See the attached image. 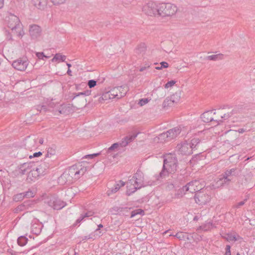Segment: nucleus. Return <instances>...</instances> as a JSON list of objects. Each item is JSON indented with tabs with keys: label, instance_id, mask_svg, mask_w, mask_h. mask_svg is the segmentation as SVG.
<instances>
[{
	"label": "nucleus",
	"instance_id": "nucleus-1",
	"mask_svg": "<svg viewBox=\"0 0 255 255\" xmlns=\"http://www.w3.org/2000/svg\"><path fill=\"white\" fill-rule=\"evenodd\" d=\"M144 186L143 173L138 170L131 178L128 179L127 182V194L129 196L137 189Z\"/></svg>",
	"mask_w": 255,
	"mask_h": 255
},
{
	"label": "nucleus",
	"instance_id": "nucleus-38",
	"mask_svg": "<svg viewBox=\"0 0 255 255\" xmlns=\"http://www.w3.org/2000/svg\"><path fill=\"white\" fill-rule=\"evenodd\" d=\"M118 87H121L122 88L121 89H118L119 94H120V95H119V97L122 98L124 97L127 92V88L124 86H119Z\"/></svg>",
	"mask_w": 255,
	"mask_h": 255
},
{
	"label": "nucleus",
	"instance_id": "nucleus-4",
	"mask_svg": "<svg viewBox=\"0 0 255 255\" xmlns=\"http://www.w3.org/2000/svg\"><path fill=\"white\" fill-rule=\"evenodd\" d=\"M34 163L33 162L24 163L20 168L19 172L22 174H25L27 172H32V174L36 176H39L44 173V171L42 169V165H40L39 167H34Z\"/></svg>",
	"mask_w": 255,
	"mask_h": 255
},
{
	"label": "nucleus",
	"instance_id": "nucleus-40",
	"mask_svg": "<svg viewBox=\"0 0 255 255\" xmlns=\"http://www.w3.org/2000/svg\"><path fill=\"white\" fill-rule=\"evenodd\" d=\"M101 236V234L97 235L96 236L95 234H90L89 235H88L87 236H84L83 238V239H82V241H85V240H87L91 239H96L97 238H99Z\"/></svg>",
	"mask_w": 255,
	"mask_h": 255
},
{
	"label": "nucleus",
	"instance_id": "nucleus-22",
	"mask_svg": "<svg viewBox=\"0 0 255 255\" xmlns=\"http://www.w3.org/2000/svg\"><path fill=\"white\" fill-rule=\"evenodd\" d=\"M212 114V111H206L201 115V119L204 123H209L214 120Z\"/></svg>",
	"mask_w": 255,
	"mask_h": 255
},
{
	"label": "nucleus",
	"instance_id": "nucleus-35",
	"mask_svg": "<svg viewBox=\"0 0 255 255\" xmlns=\"http://www.w3.org/2000/svg\"><path fill=\"white\" fill-rule=\"evenodd\" d=\"M144 214V212L143 210L141 209H137L134 210H133L131 212L130 218H133L135 217L137 215H143Z\"/></svg>",
	"mask_w": 255,
	"mask_h": 255
},
{
	"label": "nucleus",
	"instance_id": "nucleus-26",
	"mask_svg": "<svg viewBox=\"0 0 255 255\" xmlns=\"http://www.w3.org/2000/svg\"><path fill=\"white\" fill-rule=\"evenodd\" d=\"M230 182V181H227L225 179V176L222 174L220 176L216 183L218 186H223L229 185Z\"/></svg>",
	"mask_w": 255,
	"mask_h": 255
},
{
	"label": "nucleus",
	"instance_id": "nucleus-18",
	"mask_svg": "<svg viewBox=\"0 0 255 255\" xmlns=\"http://www.w3.org/2000/svg\"><path fill=\"white\" fill-rule=\"evenodd\" d=\"M122 89L121 87H114L106 93L105 97L108 96L109 99H120L121 97L119 96L120 94H119L118 89Z\"/></svg>",
	"mask_w": 255,
	"mask_h": 255
},
{
	"label": "nucleus",
	"instance_id": "nucleus-51",
	"mask_svg": "<svg viewBox=\"0 0 255 255\" xmlns=\"http://www.w3.org/2000/svg\"><path fill=\"white\" fill-rule=\"evenodd\" d=\"M166 188L167 190H171L174 188V185L172 183L167 182L166 183Z\"/></svg>",
	"mask_w": 255,
	"mask_h": 255
},
{
	"label": "nucleus",
	"instance_id": "nucleus-7",
	"mask_svg": "<svg viewBox=\"0 0 255 255\" xmlns=\"http://www.w3.org/2000/svg\"><path fill=\"white\" fill-rule=\"evenodd\" d=\"M176 150L179 154L182 155H190L193 153L189 143L186 141L178 144Z\"/></svg>",
	"mask_w": 255,
	"mask_h": 255
},
{
	"label": "nucleus",
	"instance_id": "nucleus-47",
	"mask_svg": "<svg viewBox=\"0 0 255 255\" xmlns=\"http://www.w3.org/2000/svg\"><path fill=\"white\" fill-rule=\"evenodd\" d=\"M235 113L234 110H233L230 113H228L227 114H225L223 116H221V118L222 119H224V120H226L228 119L229 117H230L232 115H233Z\"/></svg>",
	"mask_w": 255,
	"mask_h": 255
},
{
	"label": "nucleus",
	"instance_id": "nucleus-36",
	"mask_svg": "<svg viewBox=\"0 0 255 255\" xmlns=\"http://www.w3.org/2000/svg\"><path fill=\"white\" fill-rule=\"evenodd\" d=\"M90 94H91V92L89 91H84L82 92H79L78 93H74L73 94L74 97H73V99H74L76 98V97L80 96H83L84 97L88 96L90 95Z\"/></svg>",
	"mask_w": 255,
	"mask_h": 255
},
{
	"label": "nucleus",
	"instance_id": "nucleus-59",
	"mask_svg": "<svg viewBox=\"0 0 255 255\" xmlns=\"http://www.w3.org/2000/svg\"><path fill=\"white\" fill-rule=\"evenodd\" d=\"M247 200V199H246L244 201H241L237 204L236 205V207L238 208H240L241 206L244 205L245 203V202Z\"/></svg>",
	"mask_w": 255,
	"mask_h": 255
},
{
	"label": "nucleus",
	"instance_id": "nucleus-53",
	"mask_svg": "<svg viewBox=\"0 0 255 255\" xmlns=\"http://www.w3.org/2000/svg\"><path fill=\"white\" fill-rule=\"evenodd\" d=\"M148 102V100L147 99H141L139 100L138 104L142 106L147 104Z\"/></svg>",
	"mask_w": 255,
	"mask_h": 255
},
{
	"label": "nucleus",
	"instance_id": "nucleus-46",
	"mask_svg": "<svg viewBox=\"0 0 255 255\" xmlns=\"http://www.w3.org/2000/svg\"><path fill=\"white\" fill-rule=\"evenodd\" d=\"M97 81L95 80H90L88 81V85L90 88H94L96 86Z\"/></svg>",
	"mask_w": 255,
	"mask_h": 255
},
{
	"label": "nucleus",
	"instance_id": "nucleus-5",
	"mask_svg": "<svg viewBox=\"0 0 255 255\" xmlns=\"http://www.w3.org/2000/svg\"><path fill=\"white\" fill-rule=\"evenodd\" d=\"M142 11L148 15H158V4L153 1H149L143 6Z\"/></svg>",
	"mask_w": 255,
	"mask_h": 255
},
{
	"label": "nucleus",
	"instance_id": "nucleus-52",
	"mask_svg": "<svg viewBox=\"0 0 255 255\" xmlns=\"http://www.w3.org/2000/svg\"><path fill=\"white\" fill-rule=\"evenodd\" d=\"M85 218L83 216V215L81 214L79 218L77 219L75 223L74 224L75 225H77L78 224H80L82 222H83Z\"/></svg>",
	"mask_w": 255,
	"mask_h": 255
},
{
	"label": "nucleus",
	"instance_id": "nucleus-21",
	"mask_svg": "<svg viewBox=\"0 0 255 255\" xmlns=\"http://www.w3.org/2000/svg\"><path fill=\"white\" fill-rule=\"evenodd\" d=\"M214 228H216V227L213 222L211 221H207L199 226L197 230H201L203 231H208Z\"/></svg>",
	"mask_w": 255,
	"mask_h": 255
},
{
	"label": "nucleus",
	"instance_id": "nucleus-62",
	"mask_svg": "<svg viewBox=\"0 0 255 255\" xmlns=\"http://www.w3.org/2000/svg\"><path fill=\"white\" fill-rule=\"evenodd\" d=\"M93 234H95L96 236L97 235H100L101 234V236L102 235V234L101 233V231H100V229L98 228L95 231V232L93 233Z\"/></svg>",
	"mask_w": 255,
	"mask_h": 255
},
{
	"label": "nucleus",
	"instance_id": "nucleus-39",
	"mask_svg": "<svg viewBox=\"0 0 255 255\" xmlns=\"http://www.w3.org/2000/svg\"><path fill=\"white\" fill-rule=\"evenodd\" d=\"M24 195L23 194V193H20L18 194H17L16 195H14L13 197V200L14 201H19L20 200H22L24 199Z\"/></svg>",
	"mask_w": 255,
	"mask_h": 255
},
{
	"label": "nucleus",
	"instance_id": "nucleus-55",
	"mask_svg": "<svg viewBox=\"0 0 255 255\" xmlns=\"http://www.w3.org/2000/svg\"><path fill=\"white\" fill-rule=\"evenodd\" d=\"M5 36H6V39L7 40H12V37L11 34L9 31H5Z\"/></svg>",
	"mask_w": 255,
	"mask_h": 255
},
{
	"label": "nucleus",
	"instance_id": "nucleus-10",
	"mask_svg": "<svg viewBox=\"0 0 255 255\" xmlns=\"http://www.w3.org/2000/svg\"><path fill=\"white\" fill-rule=\"evenodd\" d=\"M42 29L37 24H31L29 26V33L33 39H38L41 35Z\"/></svg>",
	"mask_w": 255,
	"mask_h": 255
},
{
	"label": "nucleus",
	"instance_id": "nucleus-60",
	"mask_svg": "<svg viewBox=\"0 0 255 255\" xmlns=\"http://www.w3.org/2000/svg\"><path fill=\"white\" fill-rule=\"evenodd\" d=\"M137 134H133L132 135H131L130 136H127L128 138V141H129V143L132 141L134 139H135L137 136Z\"/></svg>",
	"mask_w": 255,
	"mask_h": 255
},
{
	"label": "nucleus",
	"instance_id": "nucleus-34",
	"mask_svg": "<svg viewBox=\"0 0 255 255\" xmlns=\"http://www.w3.org/2000/svg\"><path fill=\"white\" fill-rule=\"evenodd\" d=\"M119 144V147L122 150V149L126 147L128 143V137H125L122 141L117 142Z\"/></svg>",
	"mask_w": 255,
	"mask_h": 255
},
{
	"label": "nucleus",
	"instance_id": "nucleus-11",
	"mask_svg": "<svg viewBox=\"0 0 255 255\" xmlns=\"http://www.w3.org/2000/svg\"><path fill=\"white\" fill-rule=\"evenodd\" d=\"M164 160H166V167L170 170V173H174L177 169L178 166V161L176 157L171 156L166 158Z\"/></svg>",
	"mask_w": 255,
	"mask_h": 255
},
{
	"label": "nucleus",
	"instance_id": "nucleus-23",
	"mask_svg": "<svg viewBox=\"0 0 255 255\" xmlns=\"http://www.w3.org/2000/svg\"><path fill=\"white\" fill-rule=\"evenodd\" d=\"M180 100V96L178 94L175 93L173 94L170 98L169 99H166L163 103V106L164 107L166 106V103L168 102H170L172 103H176L179 101Z\"/></svg>",
	"mask_w": 255,
	"mask_h": 255
},
{
	"label": "nucleus",
	"instance_id": "nucleus-24",
	"mask_svg": "<svg viewBox=\"0 0 255 255\" xmlns=\"http://www.w3.org/2000/svg\"><path fill=\"white\" fill-rule=\"evenodd\" d=\"M222 237L229 242L236 241L242 239L240 236L231 233H228L225 236H222Z\"/></svg>",
	"mask_w": 255,
	"mask_h": 255
},
{
	"label": "nucleus",
	"instance_id": "nucleus-32",
	"mask_svg": "<svg viewBox=\"0 0 255 255\" xmlns=\"http://www.w3.org/2000/svg\"><path fill=\"white\" fill-rule=\"evenodd\" d=\"M223 58V55L222 54L210 55L207 57V59L208 60H213V61L221 60Z\"/></svg>",
	"mask_w": 255,
	"mask_h": 255
},
{
	"label": "nucleus",
	"instance_id": "nucleus-61",
	"mask_svg": "<svg viewBox=\"0 0 255 255\" xmlns=\"http://www.w3.org/2000/svg\"><path fill=\"white\" fill-rule=\"evenodd\" d=\"M247 131V129L244 128H241L238 129L236 131H238L240 133H243Z\"/></svg>",
	"mask_w": 255,
	"mask_h": 255
},
{
	"label": "nucleus",
	"instance_id": "nucleus-48",
	"mask_svg": "<svg viewBox=\"0 0 255 255\" xmlns=\"http://www.w3.org/2000/svg\"><path fill=\"white\" fill-rule=\"evenodd\" d=\"M161 66L160 67H157L155 68L158 70L161 69L163 68H167L168 67V64L166 62H161L160 63Z\"/></svg>",
	"mask_w": 255,
	"mask_h": 255
},
{
	"label": "nucleus",
	"instance_id": "nucleus-9",
	"mask_svg": "<svg viewBox=\"0 0 255 255\" xmlns=\"http://www.w3.org/2000/svg\"><path fill=\"white\" fill-rule=\"evenodd\" d=\"M28 61L26 58H19L14 61L12 63V67L18 71H24L26 69Z\"/></svg>",
	"mask_w": 255,
	"mask_h": 255
},
{
	"label": "nucleus",
	"instance_id": "nucleus-33",
	"mask_svg": "<svg viewBox=\"0 0 255 255\" xmlns=\"http://www.w3.org/2000/svg\"><path fill=\"white\" fill-rule=\"evenodd\" d=\"M174 236L180 240L184 241L189 239L187 235L183 232H178Z\"/></svg>",
	"mask_w": 255,
	"mask_h": 255
},
{
	"label": "nucleus",
	"instance_id": "nucleus-30",
	"mask_svg": "<svg viewBox=\"0 0 255 255\" xmlns=\"http://www.w3.org/2000/svg\"><path fill=\"white\" fill-rule=\"evenodd\" d=\"M158 138L160 142H167L170 140L167 131L160 134L158 136Z\"/></svg>",
	"mask_w": 255,
	"mask_h": 255
},
{
	"label": "nucleus",
	"instance_id": "nucleus-12",
	"mask_svg": "<svg viewBox=\"0 0 255 255\" xmlns=\"http://www.w3.org/2000/svg\"><path fill=\"white\" fill-rule=\"evenodd\" d=\"M31 2L37 9L44 10L47 8L48 0H31Z\"/></svg>",
	"mask_w": 255,
	"mask_h": 255
},
{
	"label": "nucleus",
	"instance_id": "nucleus-64",
	"mask_svg": "<svg viewBox=\"0 0 255 255\" xmlns=\"http://www.w3.org/2000/svg\"><path fill=\"white\" fill-rule=\"evenodd\" d=\"M71 73H72L71 70L70 69H68L67 70V74L68 75L71 76L72 75Z\"/></svg>",
	"mask_w": 255,
	"mask_h": 255
},
{
	"label": "nucleus",
	"instance_id": "nucleus-28",
	"mask_svg": "<svg viewBox=\"0 0 255 255\" xmlns=\"http://www.w3.org/2000/svg\"><path fill=\"white\" fill-rule=\"evenodd\" d=\"M187 192L186 190H185V186L182 188L179 189L177 191L176 193L175 194L174 198L179 199L182 197Z\"/></svg>",
	"mask_w": 255,
	"mask_h": 255
},
{
	"label": "nucleus",
	"instance_id": "nucleus-17",
	"mask_svg": "<svg viewBox=\"0 0 255 255\" xmlns=\"http://www.w3.org/2000/svg\"><path fill=\"white\" fill-rule=\"evenodd\" d=\"M181 127H176L167 131L169 139L171 140L176 137L181 132Z\"/></svg>",
	"mask_w": 255,
	"mask_h": 255
},
{
	"label": "nucleus",
	"instance_id": "nucleus-6",
	"mask_svg": "<svg viewBox=\"0 0 255 255\" xmlns=\"http://www.w3.org/2000/svg\"><path fill=\"white\" fill-rule=\"evenodd\" d=\"M48 205L54 210H60L65 207L66 204L56 197H51L47 201Z\"/></svg>",
	"mask_w": 255,
	"mask_h": 255
},
{
	"label": "nucleus",
	"instance_id": "nucleus-8",
	"mask_svg": "<svg viewBox=\"0 0 255 255\" xmlns=\"http://www.w3.org/2000/svg\"><path fill=\"white\" fill-rule=\"evenodd\" d=\"M199 180H194L188 183L185 186V190L191 193H195L199 191L202 188Z\"/></svg>",
	"mask_w": 255,
	"mask_h": 255
},
{
	"label": "nucleus",
	"instance_id": "nucleus-13",
	"mask_svg": "<svg viewBox=\"0 0 255 255\" xmlns=\"http://www.w3.org/2000/svg\"><path fill=\"white\" fill-rule=\"evenodd\" d=\"M75 166H72L70 168L69 172L71 176L74 175L75 179H78L81 175H83L87 171L86 167L81 168L80 169L75 171Z\"/></svg>",
	"mask_w": 255,
	"mask_h": 255
},
{
	"label": "nucleus",
	"instance_id": "nucleus-54",
	"mask_svg": "<svg viewBox=\"0 0 255 255\" xmlns=\"http://www.w3.org/2000/svg\"><path fill=\"white\" fill-rule=\"evenodd\" d=\"M226 253L225 255H231V246L229 245H227L226 247Z\"/></svg>",
	"mask_w": 255,
	"mask_h": 255
},
{
	"label": "nucleus",
	"instance_id": "nucleus-43",
	"mask_svg": "<svg viewBox=\"0 0 255 255\" xmlns=\"http://www.w3.org/2000/svg\"><path fill=\"white\" fill-rule=\"evenodd\" d=\"M23 193L24 195V197L26 198H31L35 196V192L30 190H28L27 191Z\"/></svg>",
	"mask_w": 255,
	"mask_h": 255
},
{
	"label": "nucleus",
	"instance_id": "nucleus-49",
	"mask_svg": "<svg viewBox=\"0 0 255 255\" xmlns=\"http://www.w3.org/2000/svg\"><path fill=\"white\" fill-rule=\"evenodd\" d=\"M94 214V212L92 211H89L85 214H82L84 218H88L93 216Z\"/></svg>",
	"mask_w": 255,
	"mask_h": 255
},
{
	"label": "nucleus",
	"instance_id": "nucleus-29",
	"mask_svg": "<svg viewBox=\"0 0 255 255\" xmlns=\"http://www.w3.org/2000/svg\"><path fill=\"white\" fill-rule=\"evenodd\" d=\"M121 150H122V149L120 148V147H119L118 143L116 142V143H115L113 144L107 150L106 152H107V153L109 154V153H111L112 151L119 152Z\"/></svg>",
	"mask_w": 255,
	"mask_h": 255
},
{
	"label": "nucleus",
	"instance_id": "nucleus-56",
	"mask_svg": "<svg viewBox=\"0 0 255 255\" xmlns=\"http://www.w3.org/2000/svg\"><path fill=\"white\" fill-rule=\"evenodd\" d=\"M35 228H36V230L35 231L34 230V225H33L32 228V232L35 234H39L41 232V228H38L37 229L36 227Z\"/></svg>",
	"mask_w": 255,
	"mask_h": 255
},
{
	"label": "nucleus",
	"instance_id": "nucleus-19",
	"mask_svg": "<svg viewBox=\"0 0 255 255\" xmlns=\"http://www.w3.org/2000/svg\"><path fill=\"white\" fill-rule=\"evenodd\" d=\"M125 185L124 182L120 180L119 183H117L114 185V187L112 188H109L107 191V194L108 196H110L112 194L116 193L121 187L124 186Z\"/></svg>",
	"mask_w": 255,
	"mask_h": 255
},
{
	"label": "nucleus",
	"instance_id": "nucleus-25",
	"mask_svg": "<svg viewBox=\"0 0 255 255\" xmlns=\"http://www.w3.org/2000/svg\"><path fill=\"white\" fill-rule=\"evenodd\" d=\"M200 142V139L198 137H195L193 138L189 143L191 148H192V151L196 150L197 148V146L198 144Z\"/></svg>",
	"mask_w": 255,
	"mask_h": 255
},
{
	"label": "nucleus",
	"instance_id": "nucleus-3",
	"mask_svg": "<svg viewBox=\"0 0 255 255\" xmlns=\"http://www.w3.org/2000/svg\"><path fill=\"white\" fill-rule=\"evenodd\" d=\"M177 11L176 6L170 3H161L158 4V15L165 17L174 15Z\"/></svg>",
	"mask_w": 255,
	"mask_h": 255
},
{
	"label": "nucleus",
	"instance_id": "nucleus-37",
	"mask_svg": "<svg viewBox=\"0 0 255 255\" xmlns=\"http://www.w3.org/2000/svg\"><path fill=\"white\" fill-rule=\"evenodd\" d=\"M56 154V149L55 147H49L48 148L47 153L45 155L46 157H50L51 155Z\"/></svg>",
	"mask_w": 255,
	"mask_h": 255
},
{
	"label": "nucleus",
	"instance_id": "nucleus-2",
	"mask_svg": "<svg viewBox=\"0 0 255 255\" xmlns=\"http://www.w3.org/2000/svg\"><path fill=\"white\" fill-rule=\"evenodd\" d=\"M5 21L7 26L18 37H21L24 35V32L23 30V26L18 17L13 14L9 13L6 16Z\"/></svg>",
	"mask_w": 255,
	"mask_h": 255
},
{
	"label": "nucleus",
	"instance_id": "nucleus-58",
	"mask_svg": "<svg viewBox=\"0 0 255 255\" xmlns=\"http://www.w3.org/2000/svg\"><path fill=\"white\" fill-rule=\"evenodd\" d=\"M36 56L39 59H43V57H47L44 55L43 52H37L36 53Z\"/></svg>",
	"mask_w": 255,
	"mask_h": 255
},
{
	"label": "nucleus",
	"instance_id": "nucleus-16",
	"mask_svg": "<svg viewBox=\"0 0 255 255\" xmlns=\"http://www.w3.org/2000/svg\"><path fill=\"white\" fill-rule=\"evenodd\" d=\"M208 195L203 194L201 192L197 193L195 195L196 202L199 204H205L209 200Z\"/></svg>",
	"mask_w": 255,
	"mask_h": 255
},
{
	"label": "nucleus",
	"instance_id": "nucleus-44",
	"mask_svg": "<svg viewBox=\"0 0 255 255\" xmlns=\"http://www.w3.org/2000/svg\"><path fill=\"white\" fill-rule=\"evenodd\" d=\"M100 154H101V152L90 154H87V155H85L83 158H86V159H92V158H94V157L97 156L98 155H99Z\"/></svg>",
	"mask_w": 255,
	"mask_h": 255
},
{
	"label": "nucleus",
	"instance_id": "nucleus-27",
	"mask_svg": "<svg viewBox=\"0 0 255 255\" xmlns=\"http://www.w3.org/2000/svg\"><path fill=\"white\" fill-rule=\"evenodd\" d=\"M66 57L65 55H62L60 53H56L53 58L51 59L52 62H64L66 60Z\"/></svg>",
	"mask_w": 255,
	"mask_h": 255
},
{
	"label": "nucleus",
	"instance_id": "nucleus-31",
	"mask_svg": "<svg viewBox=\"0 0 255 255\" xmlns=\"http://www.w3.org/2000/svg\"><path fill=\"white\" fill-rule=\"evenodd\" d=\"M27 241L28 239L24 236H21L17 239V244L21 247L25 246L27 244Z\"/></svg>",
	"mask_w": 255,
	"mask_h": 255
},
{
	"label": "nucleus",
	"instance_id": "nucleus-45",
	"mask_svg": "<svg viewBox=\"0 0 255 255\" xmlns=\"http://www.w3.org/2000/svg\"><path fill=\"white\" fill-rule=\"evenodd\" d=\"M176 83V81L174 80H171L166 83L164 85V88L166 89H168L172 87Z\"/></svg>",
	"mask_w": 255,
	"mask_h": 255
},
{
	"label": "nucleus",
	"instance_id": "nucleus-14",
	"mask_svg": "<svg viewBox=\"0 0 255 255\" xmlns=\"http://www.w3.org/2000/svg\"><path fill=\"white\" fill-rule=\"evenodd\" d=\"M222 174L225 176V179L227 181H231L234 177H236L238 175V173L236 168H233L226 170Z\"/></svg>",
	"mask_w": 255,
	"mask_h": 255
},
{
	"label": "nucleus",
	"instance_id": "nucleus-20",
	"mask_svg": "<svg viewBox=\"0 0 255 255\" xmlns=\"http://www.w3.org/2000/svg\"><path fill=\"white\" fill-rule=\"evenodd\" d=\"M166 160H164L163 168L159 174L157 176V180H159V178H165L170 173V170L167 167H166Z\"/></svg>",
	"mask_w": 255,
	"mask_h": 255
},
{
	"label": "nucleus",
	"instance_id": "nucleus-63",
	"mask_svg": "<svg viewBox=\"0 0 255 255\" xmlns=\"http://www.w3.org/2000/svg\"><path fill=\"white\" fill-rule=\"evenodd\" d=\"M149 65H147L146 66H143V67H140L139 70L140 72H142L144 70H146V69L149 68Z\"/></svg>",
	"mask_w": 255,
	"mask_h": 255
},
{
	"label": "nucleus",
	"instance_id": "nucleus-42",
	"mask_svg": "<svg viewBox=\"0 0 255 255\" xmlns=\"http://www.w3.org/2000/svg\"><path fill=\"white\" fill-rule=\"evenodd\" d=\"M146 49V46L144 43L140 44L137 48L136 49V53H142L145 51Z\"/></svg>",
	"mask_w": 255,
	"mask_h": 255
},
{
	"label": "nucleus",
	"instance_id": "nucleus-41",
	"mask_svg": "<svg viewBox=\"0 0 255 255\" xmlns=\"http://www.w3.org/2000/svg\"><path fill=\"white\" fill-rule=\"evenodd\" d=\"M54 5H59L65 3L68 0H50Z\"/></svg>",
	"mask_w": 255,
	"mask_h": 255
},
{
	"label": "nucleus",
	"instance_id": "nucleus-50",
	"mask_svg": "<svg viewBox=\"0 0 255 255\" xmlns=\"http://www.w3.org/2000/svg\"><path fill=\"white\" fill-rule=\"evenodd\" d=\"M94 214V212L92 211H89L85 214H82L84 218H88L93 216Z\"/></svg>",
	"mask_w": 255,
	"mask_h": 255
},
{
	"label": "nucleus",
	"instance_id": "nucleus-15",
	"mask_svg": "<svg viewBox=\"0 0 255 255\" xmlns=\"http://www.w3.org/2000/svg\"><path fill=\"white\" fill-rule=\"evenodd\" d=\"M130 210V208H129L118 206L114 207L113 208V211L114 212L115 214L126 216L128 215Z\"/></svg>",
	"mask_w": 255,
	"mask_h": 255
},
{
	"label": "nucleus",
	"instance_id": "nucleus-57",
	"mask_svg": "<svg viewBox=\"0 0 255 255\" xmlns=\"http://www.w3.org/2000/svg\"><path fill=\"white\" fill-rule=\"evenodd\" d=\"M41 155H42V152H40V151L35 152V153H33V155H30L29 156V158H32V157H39V156H40Z\"/></svg>",
	"mask_w": 255,
	"mask_h": 255
}]
</instances>
